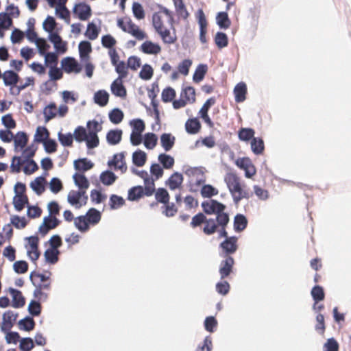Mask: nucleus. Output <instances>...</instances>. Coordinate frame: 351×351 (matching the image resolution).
<instances>
[{
    "label": "nucleus",
    "instance_id": "39",
    "mask_svg": "<svg viewBox=\"0 0 351 351\" xmlns=\"http://www.w3.org/2000/svg\"><path fill=\"white\" fill-rule=\"evenodd\" d=\"M58 113V108L55 103H50L43 110L45 122H48L54 117Z\"/></svg>",
    "mask_w": 351,
    "mask_h": 351
},
{
    "label": "nucleus",
    "instance_id": "45",
    "mask_svg": "<svg viewBox=\"0 0 351 351\" xmlns=\"http://www.w3.org/2000/svg\"><path fill=\"white\" fill-rule=\"evenodd\" d=\"M74 167L77 171H86L93 168V164L87 158H82L74 162Z\"/></svg>",
    "mask_w": 351,
    "mask_h": 351
},
{
    "label": "nucleus",
    "instance_id": "10",
    "mask_svg": "<svg viewBox=\"0 0 351 351\" xmlns=\"http://www.w3.org/2000/svg\"><path fill=\"white\" fill-rule=\"evenodd\" d=\"M223 259L221 261L219 272L221 279L228 278L233 271L234 259L231 256H221Z\"/></svg>",
    "mask_w": 351,
    "mask_h": 351
},
{
    "label": "nucleus",
    "instance_id": "60",
    "mask_svg": "<svg viewBox=\"0 0 351 351\" xmlns=\"http://www.w3.org/2000/svg\"><path fill=\"white\" fill-rule=\"evenodd\" d=\"M215 42L218 48L222 49L228 46V38L225 33L217 32L215 37Z\"/></svg>",
    "mask_w": 351,
    "mask_h": 351
},
{
    "label": "nucleus",
    "instance_id": "28",
    "mask_svg": "<svg viewBox=\"0 0 351 351\" xmlns=\"http://www.w3.org/2000/svg\"><path fill=\"white\" fill-rule=\"evenodd\" d=\"M202 128L201 123L197 118L189 119L185 123V130L189 134H197Z\"/></svg>",
    "mask_w": 351,
    "mask_h": 351
},
{
    "label": "nucleus",
    "instance_id": "49",
    "mask_svg": "<svg viewBox=\"0 0 351 351\" xmlns=\"http://www.w3.org/2000/svg\"><path fill=\"white\" fill-rule=\"evenodd\" d=\"M251 148L252 152L256 155L263 154L265 149L263 139L260 138H253L251 141Z\"/></svg>",
    "mask_w": 351,
    "mask_h": 351
},
{
    "label": "nucleus",
    "instance_id": "26",
    "mask_svg": "<svg viewBox=\"0 0 351 351\" xmlns=\"http://www.w3.org/2000/svg\"><path fill=\"white\" fill-rule=\"evenodd\" d=\"M247 86L244 82L238 83L234 88L235 101L237 103L243 102L246 99Z\"/></svg>",
    "mask_w": 351,
    "mask_h": 351
},
{
    "label": "nucleus",
    "instance_id": "59",
    "mask_svg": "<svg viewBox=\"0 0 351 351\" xmlns=\"http://www.w3.org/2000/svg\"><path fill=\"white\" fill-rule=\"evenodd\" d=\"M176 96V90L171 87L165 88L161 94L162 100L165 103L171 101L173 102Z\"/></svg>",
    "mask_w": 351,
    "mask_h": 351
},
{
    "label": "nucleus",
    "instance_id": "19",
    "mask_svg": "<svg viewBox=\"0 0 351 351\" xmlns=\"http://www.w3.org/2000/svg\"><path fill=\"white\" fill-rule=\"evenodd\" d=\"M60 223L59 220L56 217H45L43 219V222L39 227V232L42 235H45L47 232L52 229L56 228Z\"/></svg>",
    "mask_w": 351,
    "mask_h": 351
},
{
    "label": "nucleus",
    "instance_id": "12",
    "mask_svg": "<svg viewBox=\"0 0 351 351\" xmlns=\"http://www.w3.org/2000/svg\"><path fill=\"white\" fill-rule=\"evenodd\" d=\"M235 164L239 168L245 171L246 178H250L256 173V168L249 158H239L235 161Z\"/></svg>",
    "mask_w": 351,
    "mask_h": 351
},
{
    "label": "nucleus",
    "instance_id": "6",
    "mask_svg": "<svg viewBox=\"0 0 351 351\" xmlns=\"http://www.w3.org/2000/svg\"><path fill=\"white\" fill-rule=\"evenodd\" d=\"M196 100L195 90L192 86L183 88L180 93V98L173 102V107L175 109H180L184 107L187 104H193Z\"/></svg>",
    "mask_w": 351,
    "mask_h": 351
},
{
    "label": "nucleus",
    "instance_id": "54",
    "mask_svg": "<svg viewBox=\"0 0 351 351\" xmlns=\"http://www.w3.org/2000/svg\"><path fill=\"white\" fill-rule=\"evenodd\" d=\"M207 72V66L206 64H199L195 69L193 76V80L195 82H199L202 81Z\"/></svg>",
    "mask_w": 351,
    "mask_h": 351
},
{
    "label": "nucleus",
    "instance_id": "30",
    "mask_svg": "<svg viewBox=\"0 0 351 351\" xmlns=\"http://www.w3.org/2000/svg\"><path fill=\"white\" fill-rule=\"evenodd\" d=\"M13 138L14 143V150L16 152H18L19 148H20V149H24L28 142V136L24 132H17Z\"/></svg>",
    "mask_w": 351,
    "mask_h": 351
},
{
    "label": "nucleus",
    "instance_id": "23",
    "mask_svg": "<svg viewBox=\"0 0 351 351\" xmlns=\"http://www.w3.org/2000/svg\"><path fill=\"white\" fill-rule=\"evenodd\" d=\"M111 91L117 97L125 98L127 91L123 85V79L117 78L111 84Z\"/></svg>",
    "mask_w": 351,
    "mask_h": 351
},
{
    "label": "nucleus",
    "instance_id": "50",
    "mask_svg": "<svg viewBox=\"0 0 351 351\" xmlns=\"http://www.w3.org/2000/svg\"><path fill=\"white\" fill-rule=\"evenodd\" d=\"M255 131L252 128H243L239 130L238 136L241 141H248L252 140Z\"/></svg>",
    "mask_w": 351,
    "mask_h": 351
},
{
    "label": "nucleus",
    "instance_id": "40",
    "mask_svg": "<svg viewBox=\"0 0 351 351\" xmlns=\"http://www.w3.org/2000/svg\"><path fill=\"white\" fill-rule=\"evenodd\" d=\"M122 136V131L121 130H110L106 135L107 141L110 145H117L121 140Z\"/></svg>",
    "mask_w": 351,
    "mask_h": 351
},
{
    "label": "nucleus",
    "instance_id": "21",
    "mask_svg": "<svg viewBox=\"0 0 351 351\" xmlns=\"http://www.w3.org/2000/svg\"><path fill=\"white\" fill-rule=\"evenodd\" d=\"M49 40L53 44L56 50L61 53H64L67 50L66 43L63 41L60 36L57 33L49 34Z\"/></svg>",
    "mask_w": 351,
    "mask_h": 351
},
{
    "label": "nucleus",
    "instance_id": "37",
    "mask_svg": "<svg viewBox=\"0 0 351 351\" xmlns=\"http://www.w3.org/2000/svg\"><path fill=\"white\" fill-rule=\"evenodd\" d=\"M2 77L5 86L15 85L19 81V75L13 71H6L3 75Z\"/></svg>",
    "mask_w": 351,
    "mask_h": 351
},
{
    "label": "nucleus",
    "instance_id": "15",
    "mask_svg": "<svg viewBox=\"0 0 351 351\" xmlns=\"http://www.w3.org/2000/svg\"><path fill=\"white\" fill-rule=\"evenodd\" d=\"M61 64L62 69L66 73H79L82 71V66L74 58H64L62 60Z\"/></svg>",
    "mask_w": 351,
    "mask_h": 351
},
{
    "label": "nucleus",
    "instance_id": "35",
    "mask_svg": "<svg viewBox=\"0 0 351 351\" xmlns=\"http://www.w3.org/2000/svg\"><path fill=\"white\" fill-rule=\"evenodd\" d=\"M28 204L29 199L27 195H15L13 198L14 207L19 212L21 211Z\"/></svg>",
    "mask_w": 351,
    "mask_h": 351
},
{
    "label": "nucleus",
    "instance_id": "33",
    "mask_svg": "<svg viewBox=\"0 0 351 351\" xmlns=\"http://www.w3.org/2000/svg\"><path fill=\"white\" fill-rule=\"evenodd\" d=\"M84 216L86 217L88 223L93 226L97 224L101 218V213L94 208H90Z\"/></svg>",
    "mask_w": 351,
    "mask_h": 351
},
{
    "label": "nucleus",
    "instance_id": "38",
    "mask_svg": "<svg viewBox=\"0 0 351 351\" xmlns=\"http://www.w3.org/2000/svg\"><path fill=\"white\" fill-rule=\"evenodd\" d=\"M45 179L43 177H38L30 183V186L35 193L40 195L45 191Z\"/></svg>",
    "mask_w": 351,
    "mask_h": 351
},
{
    "label": "nucleus",
    "instance_id": "2",
    "mask_svg": "<svg viewBox=\"0 0 351 351\" xmlns=\"http://www.w3.org/2000/svg\"><path fill=\"white\" fill-rule=\"evenodd\" d=\"M202 225L204 227L202 230L206 235H212L217 232L219 226L216 218H207L204 213H199L192 217L190 226L195 229Z\"/></svg>",
    "mask_w": 351,
    "mask_h": 351
},
{
    "label": "nucleus",
    "instance_id": "42",
    "mask_svg": "<svg viewBox=\"0 0 351 351\" xmlns=\"http://www.w3.org/2000/svg\"><path fill=\"white\" fill-rule=\"evenodd\" d=\"M147 160L146 154L142 150H137L132 154V162L137 167H143Z\"/></svg>",
    "mask_w": 351,
    "mask_h": 351
},
{
    "label": "nucleus",
    "instance_id": "32",
    "mask_svg": "<svg viewBox=\"0 0 351 351\" xmlns=\"http://www.w3.org/2000/svg\"><path fill=\"white\" fill-rule=\"evenodd\" d=\"M176 137L170 133H164L160 136V144L166 151H170L174 146Z\"/></svg>",
    "mask_w": 351,
    "mask_h": 351
},
{
    "label": "nucleus",
    "instance_id": "64",
    "mask_svg": "<svg viewBox=\"0 0 351 351\" xmlns=\"http://www.w3.org/2000/svg\"><path fill=\"white\" fill-rule=\"evenodd\" d=\"M324 351H339V345L333 337L327 339L323 346Z\"/></svg>",
    "mask_w": 351,
    "mask_h": 351
},
{
    "label": "nucleus",
    "instance_id": "17",
    "mask_svg": "<svg viewBox=\"0 0 351 351\" xmlns=\"http://www.w3.org/2000/svg\"><path fill=\"white\" fill-rule=\"evenodd\" d=\"M196 17L199 25V39L202 43L207 42L206 33H207V25L208 22L206 19L204 11L202 9L197 10Z\"/></svg>",
    "mask_w": 351,
    "mask_h": 351
},
{
    "label": "nucleus",
    "instance_id": "61",
    "mask_svg": "<svg viewBox=\"0 0 351 351\" xmlns=\"http://www.w3.org/2000/svg\"><path fill=\"white\" fill-rule=\"evenodd\" d=\"M311 293L315 302H320L324 300L325 293L321 286L316 285L313 287Z\"/></svg>",
    "mask_w": 351,
    "mask_h": 351
},
{
    "label": "nucleus",
    "instance_id": "29",
    "mask_svg": "<svg viewBox=\"0 0 351 351\" xmlns=\"http://www.w3.org/2000/svg\"><path fill=\"white\" fill-rule=\"evenodd\" d=\"M12 25V20L8 14L5 12L0 13V38L5 36V31L8 30Z\"/></svg>",
    "mask_w": 351,
    "mask_h": 351
},
{
    "label": "nucleus",
    "instance_id": "24",
    "mask_svg": "<svg viewBox=\"0 0 351 351\" xmlns=\"http://www.w3.org/2000/svg\"><path fill=\"white\" fill-rule=\"evenodd\" d=\"M110 166H114L115 170H120L122 173L127 171V165L124 160V155L123 153L115 154L112 160L108 162Z\"/></svg>",
    "mask_w": 351,
    "mask_h": 351
},
{
    "label": "nucleus",
    "instance_id": "34",
    "mask_svg": "<svg viewBox=\"0 0 351 351\" xmlns=\"http://www.w3.org/2000/svg\"><path fill=\"white\" fill-rule=\"evenodd\" d=\"M75 185L79 187V191H86L89 187V182L84 174L76 173L73 176Z\"/></svg>",
    "mask_w": 351,
    "mask_h": 351
},
{
    "label": "nucleus",
    "instance_id": "53",
    "mask_svg": "<svg viewBox=\"0 0 351 351\" xmlns=\"http://www.w3.org/2000/svg\"><path fill=\"white\" fill-rule=\"evenodd\" d=\"M116 179L117 177L114 173L110 171H104L100 175V180L104 185L112 184Z\"/></svg>",
    "mask_w": 351,
    "mask_h": 351
},
{
    "label": "nucleus",
    "instance_id": "51",
    "mask_svg": "<svg viewBox=\"0 0 351 351\" xmlns=\"http://www.w3.org/2000/svg\"><path fill=\"white\" fill-rule=\"evenodd\" d=\"M155 198L158 202L165 204L169 203L170 197L165 189L158 188L155 193Z\"/></svg>",
    "mask_w": 351,
    "mask_h": 351
},
{
    "label": "nucleus",
    "instance_id": "25",
    "mask_svg": "<svg viewBox=\"0 0 351 351\" xmlns=\"http://www.w3.org/2000/svg\"><path fill=\"white\" fill-rule=\"evenodd\" d=\"M146 196V186H136L130 188L128 193V199L130 201H136Z\"/></svg>",
    "mask_w": 351,
    "mask_h": 351
},
{
    "label": "nucleus",
    "instance_id": "11",
    "mask_svg": "<svg viewBox=\"0 0 351 351\" xmlns=\"http://www.w3.org/2000/svg\"><path fill=\"white\" fill-rule=\"evenodd\" d=\"M235 164L239 168L245 171L246 178H250L256 173V168L249 158H239L235 161Z\"/></svg>",
    "mask_w": 351,
    "mask_h": 351
},
{
    "label": "nucleus",
    "instance_id": "41",
    "mask_svg": "<svg viewBox=\"0 0 351 351\" xmlns=\"http://www.w3.org/2000/svg\"><path fill=\"white\" fill-rule=\"evenodd\" d=\"M158 159L162 167L166 169H172L175 163L174 158L166 154H159Z\"/></svg>",
    "mask_w": 351,
    "mask_h": 351
},
{
    "label": "nucleus",
    "instance_id": "47",
    "mask_svg": "<svg viewBox=\"0 0 351 351\" xmlns=\"http://www.w3.org/2000/svg\"><path fill=\"white\" fill-rule=\"evenodd\" d=\"M216 19L218 25L221 28L228 29L231 25V21L228 18L227 12H221L218 13Z\"/></svg>",
    "mask_w": 351,
    "mask_h": 351
},
{
    "label": "nucleus",
    "instance_id": "22",
    "mask_svg": "<svg viewBox=\"0 0 351 351\" xmlns=\"http://www.w3.org/2000/svg\"><path fill=\"white\" fill-rule=\"evenodd\" d=\"M141 50L145 54L157 55L160 53L161 47L157 43L147 40L141 45Z\"/></svg>",
    "mask_w": 351,
    "mask_h": 351
},
{
    "label": "nucleus",
    "instance_id": "56",
    "mask_svg": "<svg viewBox=\"0 0 351 351\" xmlns=\"http://www.w3.org/2000/svg\"><path fill=\"white\" fill-rule=\"evenodd\" d=\"M19 326L21 330L31 331L35 327V322L33 318L27 317L20 320L19 322Z\"/></svg>",
    "mask_w": 351,
    "mask_h": 351
},
{
    "label": "nucleus",
    "instance_id": "31",
    "mask_svg": "<svg viewBox=\"0 0 351 351\" xmlns=\"http://www.w3.org/2000/svg\"><path fill=\"white\" fill-rule=\"evenodd\" d=\"M10 293L12 296V306L14 308L23 307L25 304V298L23 296L21 291L10 288Z\"/></svg>",
    "mask_w": 351,
    "mask_h": 351
},
{
    "label": "nucleus",
    "instance_id": "7",
    "mask_svg": "<svg viewBox=\"0 0 351 351\" xmlns=\"http://www.w3.org/2000/svg\"><path fill=\"white\" fill-rule=\"evenodd\" d=\"M202 207L206 214H215L217 221L220 215L227 214L224 212L226 206L215 199L203 202L202 203Z\"/></svg>",
    "mask_w": 351,
    "mask_h": 351
},
{
    "label": "nucleus",
    "instance_id": "3",
    "mask_svg": "<svg viewBox=\"0 0 351 351\" xmlns=\"http://www.w3.org/2000/svg\"><path fill=\"white\" fill-rule=\"evenodd\" d=\"M117 25L124 32L131 34L138 40H142L147 37L146 34L128 17L118 19Z\"/></svg>",
    "mask_w": 351,
    "mask_h": 351
},
{
    "label": "nucleus",
    "instance_id": "48",
    "mask_svg": "<svg viewBox=\"0 0 351 351\" xmlns=\"http://www.w3.org/2000/svg\"><path fill=\"white\" fill-rule=\"evenodd\" d=\"M75 227L82 232H85L89 230V223L86 221V217L81 215L74 219Z\"/></svg>",
    "mask_w": 351,
    "mask_h": 351
},
{
    "label": "nucleus",
    "instance_id": "1",
    "mask_svg": "<svg viewBox=\"0 0 351 351\" xmlns=\"http://www.w3.org/2000/svg\"><path fill=\"white\" fill-rule=\"evenodd\" d=\"M223 180L235 204L252 197V193L249 187L235 172L226 173Z\"/></svg>",
    "mask_w": 351,
    "mask_h": 351
},
{
    "label": "nucleus",
    "instance_id": "5",
    "mask_svg": "<svg viewBox=\"0 0 351 351\" xmlns=\"http://www.w3.org/2000/svg\"><path fill=\"white\" fill-rule=\"evenodd\" d=\"M24 164L25 165L23 171L25 174L30 175L38 169V166L34 160H22L20 156H14L10 165L11 171L12 173H19L21 170V166Z\"/></svg>",
    "mask_w": 351,
    "mask_h": 351
},
{
    "label": "nucleus",
    "instance_id": "20",
    "mask_svg": "<svg viewBox=\"0 0 351 351\" xmlns=\"http://www.w3.org/2000/svg\"><path fill=\"white\" fill-rule=\"evenodd\" d=\"M183 180L184 177L182 174L178 172H175L171 175L165 184L170 190L175 191L182 188Z\"/></svg>",
    "mask_w": 351,
    "mask_h": 351
},
{
    "label": "nucleus",
    "instance_id": "46",
    "mask_svg": "<svg viewBox=\"0 0 351 351\" xmlns=\"http://www.w3.org/2000/svg\"><path fill=\"white\" fill-rule=\"evenodd\" d=\"M247 221L243 215H237L234 220V228L237 232L243 231L247 226Z\"/></svg>",
    "mask_w": 351,
    "mask_h": 351
},
{
    "label": "nucleus",
    "instance_id": "9",
    "mask_svg": "<svg viewBox=\"0 0 351 351\" xmlns=\"http://www.w3.org/2000/svg\"><path fill=\"white\" fill-rule=\"evenodd\" d=\"M237 241V237L234 236L227 238L221 242L219 245V247L221 250L220 256H231V254H234L238 249Z\"/></svg>",
    "mask_w": 351,
    "mask_h": 351
},
{
    "label": "nucleus",
    "instance_id": "43",
    "mask_svg": "<svg viewBox=\"0 0 351 351\" xmlns=\"http://www.w3.org/2000/svg\"><path fill=\"white\" fill-rule=\"evenodd\" d=\"M108 99L109 95L106 90H101L95 93V102L100 106H105L108 104Z\"/></svg>",
    "mask_w": 351,
    "mask_h": 351
},
{
    "label": "nucleus",
    "instance_id": "13",
    "mask_svg": "<svg viewBox=\"0 0 351 351\" xmlns=\"http://www.w3.org/2000/svg\"><path fill=\"white\" fill-rule=\"evenodd\" d=\"M215 102L216 99L215 97H210L203 104L202 107L201 108L198 112L199 117L202 118L204 120V121L207 124V125L210 128H213L214 127V123L209 117L208 112L210 107L213 106L215 104Z\"/></svg>",
    "mask_w": 351,
    "mask_h": 351
},
{
    "label": "nucleus",
    "instance_id": "52",
    "mask_svg": "<svg viewBox=\"0 0 351 351\" xmlns=\"http://www.w3.org/2000/svg\"><path fill=\"white\" fill-rule=\"evenodd\" d=\"M59 253L58 249H47L44 254L46 261L50 264H55L58 261Z\"/></svg>",
    "mask_w": 351,
    "mask_h": 351
},
{
    "label": "nucleus",
    "instance_id": "16",
    "mask_svg": "<svg viewBox=\"0 0 351 351\" xmlns=\"http://www.w3.org/2000/svg\"><path fill=\"white\" fill-rule=\"evenodd\" d=\"M135 174L143 179L145 186H146V196L149 197L155 192L154 180L152 179L146 171L134 170Z\"/></svg>",
    "mask_w": 351,
    "mask_h": 351
},
{
    "label": "nucleus",
    "instance_id": "63",
    "mask_svg": "<svg viewBox=\"0 0 351 351\" xmlns=\"http://www.w3.org/2000/svg\"><path fill=\"white\" fill-rule=\"evenodd\" d=\"M109 119L112 123L118 124L122 121L123 113L120 109H113L109 114Z\"/></svg>",
    "mask_w": 351,
    "mask_h": 351
},
{
    "label": "nucleus",
    "instance_id": "8",
    "mask_svg": "<svg viewBox=\"0 0 351 351\" xmlns=\"http://www.w3.org/2000/svg\"><path fill=\"white\" fill-rule=\"evenodd\" d=\"M86 191L71 190L67 196L68 202L75 208H80L86 205L88 200V196Z\"/></svg>",
    "mask_w": 351,
    "mask_h": 351
},
{
    "label": "nucleus",
    "instance_id": "36",
    "mask_svg": "<svg viewBox=\"0 0 351 351\" xmlns=\"http://www.w3.org/2000/svg\"><path fill=\"white\" fill-rule=\"evenodd\" d=\"M156 32L160 36L165 43L173 44L177 40L176 36L175 34L171 35L169 29L167 27Z\"/></svg>",
    "mask_w": 351,
    "mask_h": 351
},
{
    "label": "nucleus",
    "instance_id": "44",
    "mask_svg": "<svg viewBox=\"0 0 351 351\" xmlns=\"http://www.w3.org/2000/svg\"><path fill=\"white\" fill-rule=\"evenodd\" d=\"M158 142L157 136L152 132H149L145 134L144 136V145L148 149H154Z\"/></svg>",
    "mask_w": 351,
    "mask_h": 351
},
{
    "label": "nucleus",
    "instance_id": "57",
    "mask_svg": "<svg viewBox=\"0 0 351 351\" xmlns=\"http://www.w3.org/2000/svg\"><path fill=\"white\" fill-rule=\"evenodd\" d=\"M125 204L124 199L117 195H112L109 199V206L110 209L115 210L119 208Z\"/></svg>",
    "mask_w": 351,
    "mask_h": 351
},
{
    "label": "nucleus",
    "instance_id": "14",
    "mask_svg": "<svg viewBox=\"0 0 351 351\" xmlns=\"http://www.w3.org/2000/svg\"><path fill=\"white\" fill-rule=\"evenodd\" d=\"M75 15L81 21H87L92 15L91 8L85 3H79L75 5L73 10Z\"/></svg>",
    "mask_w": 351,
    "mask_h": 351
},
{
    "label": "nucleus",
    "instance_id": "18",
    "mask_svg": "<svg viewBox=\"0 0 351 351\" xmlns=\"http://www.w3.org/2000/svg\"><path fill=\"white\" fill-rule=\"evenodd\" d=\"M18 317L17 313L12 311H8L3 315V322L1 324V330L4 332L9 331L14 326Z\"/></svg>",
    "mask_w": 351,
    "mask_h": 351
},
{
    "label": "nucleus",
    "instance_id": "27",
    "mask_svg": "<svg viewBox=\"0 0 351 351\" xmlns=\"http://www.w3.org/2000/svg\"><path fill=\"white\" fill-rule=\"evenodd\" d=\"M219 227L217 232H219V237L223 238H229L228 235V232L226 230V228L229 222V215L228 214H223L220 215L218 217Z\"/></svg>",
    "mask_w": 351,
    "mask_h": 351
},
{
    "label": "nucleus",
    "instance_id": "62",
    "mask_svg": "<svg viewBox=\"0 0 351 351\" xmlns=\"http://www.w3.org/2000/svg\"><path fill=\"white\" fill-rule=\"evenodd\" d=\"M86 143V146L89 149H93L99 145V140L97 134L95 132H88L87 138L84 141Z\"/></svg>",
    "mask_w": 351,
    "mask_h": 351
},
{
    "label": "nucleus",
    "instance_id": "55",
    "mask_svg": "<svg viewBox=\"0 0 351 351\" xmlns=\"http://www.w3.org/2000/svg\"><path fill=\"white\" fill-rule=\"evenodd\" d=\"M56 13L60 19L65 20L67 23H69L70 12L66 8L65 5H57L56 7Z\"/></svg>",
    "mask_w": 351,
    "mask_h": 351
},
{
    "label": "nucleus",
    "instance_id": "4",
    "mask_svg": "<svg viewBox=\"0 0 351 351\" xmlns=\"http://www.w3.org/2000/svg\"><path fill=\"white\" fill-rule=\"evenodd\" d=\"M165 22L173 25V18L171 11L165 7H160L159 11L152 16V24L156 31L161 30L166 27Z\"/></svg>",
    "mask_w": 351,
    "mask_h": 351
},
{
    "label": "nucleus",
    "instance_id": "58",
    "mask_svg": "<svg viewBox=\"0 0 351 351\" xmlns=\"http://www.w3.org/2000/svg\"><path fill=\"white\" fill-rule=\"evenodd\" d=\"M99 30L97 25L93 23H89L85 32V36L90 40H95L99 35Z\"/></svg>",
    "mask_w": 351,
    "mask_h": 351
}]
</instances>
